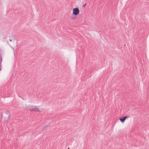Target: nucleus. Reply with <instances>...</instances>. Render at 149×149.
<instances>
[{
	"label": "nucleus",
	"instance_id": "obj_7",
	"mask_svg": "<svg viewBox=\"0 0 149 149\" xmlns=\"http://www.w3.org/2000/svg\"><path fill=\"white\" fill-rule=\"evenodd\" d=\"M9 40L10 41H12V40L11 39H9Z\"/></svg>",
	"mask_w": 149,
	"mask_h": 149
},
{
	"label": "nucleus",
	"instance_id": "obj_9",
	"mask_svg": "<svg viewBox=\"0 0 149 149\" xmlns=\"http://www.w3.org/2000/svg\"><path fill=\"white\" fill-rule=\"evenodd\" d=\"M0 62H1V61H0Z\"/></svg>",
	"mask_w": 149,
	"mask_h": 149
},
{
	"label": "nucleus",
	"instance_id": "obj_4",
	"mask_svg": "<svg viewBox=\"0 0 149 149\" xmlns=\"http://www.w3.org/2000/svg\"><path fill=\"white\" fill-rule=\"evenodd\" d=\"M1 62H2V60H1V62H0V71L1 70Z\"/></svg>",
	"mask_w": 149,
	"mask_h": 149
},
{
	"label": "nucleus",
	"instance_id": "obj_6",
	"mask_svg": "<svg viewBox=\"0 0 149 149\" xmlns=\"http://www.w3.org/2000/svg\"><path fill=\"white\" fill-rule=\"evenodd\" d=\"M71 18H72V19H74V17H72Z\"/></svg>",
	"mask_w": 149,
	"mask_h": 149
},
{
	"label": "nucleus",
	"instance_id": "obj_1",
	"mask_svg": "<svg viewBox=\"0 0 149 149\" xmlns=\"http://www.w3.org/2000/svg\"><path fill=\"white\" fill-rule=\"evenodd\" d=\"M79 12V10L78 8H74L73 9V13L75 15H78Z\"/></svg>",
	"mask_w": 149,
	"mask_h": 149
},
{
	"label": "nucleus",
	"instance_id": "obj_2",
	"mask_svg": "<svg viewBox=\"0 0 149 149\" xmlns=\"http://www.w3.org/2000/svg\"><path fill=\"white\" fill-rule=\"evenodd\" d=\"M127 118V116L123 117L120 118V120L122 123H123L125 122V120Z\"/></svg>",
	"mask_w": 149,
	"mask_h": 149
},
{
	"label": "nucleus",
	"instance_id": "obj_8",
	"mask_svg": "<svg viewBox=\"0 0 149 149\" xmlns=\"http://www.w3.org/2000/svg\"><path fill=\"white\" fill-rule=\"evenodd\" d=\"M68 149H69V148H68Z\"/></svg>",
	"mask_w": 149,
	"mask_h": 149
},
{
	"label": "nucleus",
	"instance_id": "obj_3",
	"mask_svg": "<svg viewBox=\"0 0 149 149\" xmlns=\"http://www.w3.org/2000/svg\"><path fill=\"white\" fill-rule=\"evenodd\" d=\"M31 111H40V110L37 107H33L31 109H30Z\"/></svg>",
	"mask_w": 149,
	"mask_h": 149
},
{
	"label": "nucleus",
	"instance_id": "obj_5",
	"mask_svg": "<svg viewBox=\"0 0 149 149\" xmlns=\"http://www.w3.org/2000/svg\"><path fill=\"white\" fill-rule=\"evenodd\" d=\"M86 6V3L84 4L83 6V7H84V8L85 7V6Z\"/></svg>",
	"mask_w": 149,
	"mask_h": 149
}]
</instances>
